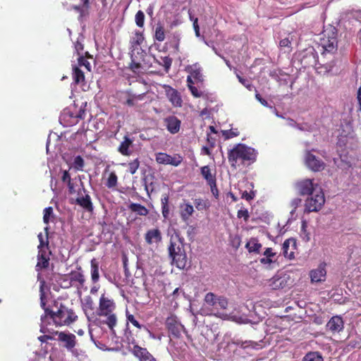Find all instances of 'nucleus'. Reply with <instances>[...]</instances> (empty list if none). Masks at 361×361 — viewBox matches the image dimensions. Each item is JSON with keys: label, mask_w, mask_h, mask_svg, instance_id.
I'll return each mask as SVG.
<instances>
[{"label": "nucleus", "mask_w": 361, "mask_h": 361, "mask_svg": "<svg viewBox=\"0 0 361 361\" xmlns=\"http://www.w3.org/2000/svg\"><path fill=\"white\" fill-rule=\"evenodd\" d=\"M126 340L128 344V350L140 361H156L147 348H142L136 344L135 339L132 336L131 332L129 333V335H126Z\"/></svg>", "instance_id": "nucleus-6"}, {"label": "nucleus", "mask_w": 361, "mask_h": 361, "mask_svg": "<svg viewBox=\"0 0 361 361\" xmlns=\"http://www.w3.org/2000/svg\"><path fill=\"white\" fill-rule=\"evenodd\" d=\"M73 71V79L75 83L84 85L85 83L84 73L77 66H75Z\"/></svg>", "instance_id": "nucleus-28"}, {"label": "nucleus", "mask_w": 361, "mask_h": 361, "mask_svg": "<svg viewBox=\"0 0 361 361\" xmlns=\"http://www.w3.org/2000/svg\"><path fill=\"white\" fill-rule=\"evenodd\" d=\"M222 134L226 140H228L233 138L234 137H237L239 135V131L237 128L231 129L228 130H224L222 132Z\"/></svg>", "instance_id": "nucleus-45"}, {"label": "nucleus", "mask_w": 361, "mask_h": 361, "mask_svg": "<svg viewBox=\"0 0 361 361\" xmlns=\"http://www.w3.org/2000/svg\"><path fill=\"white\" fill-rule=\"evenodd\" d=\"M115 309L116 303L114 300L109 296L103 293L99 301L98 314L99 316L106 317L104 324H106L111 331H114V328L117 324V317L116 314L114 313Z\"/></svg>", "instance_id": "nucleus-4"}, {"label": "nucleus", "mask_w": 361, "mask_h": 361, "mask_svg": "<svg viewBox=\"0 0 361 361\" xmlns=\"http://www.w3.org/2000/svg\"><path fill=\"white\" fill-rule=\"evenodd\" d=\"M154 37L155 40L159 42H163L165 39V30L161 23H158L156 25Z\"/></svg>", "instance_id": "nucleus-31"}, {"label": "nucleus", "mask_w": 361, "mask_h": 361, "mask_svg": "<svg viewBox=\"0 0 361 361\" xmlns=\"http://www.w3.org/2000/svg\"><path fill=\"white\" fill-rule=\"evenodd\" d=\"M78 197L75 199V204L81 207L86 212L92 213L94 210V207L90 195L85 193V195H82L80 190L78 192Z\"/></svg>", "instance_id": "nucleus-15"}, {"label": "nucleus", "mask_w": 361, "mask_h": 361, "mask_svg": "<svg viewBox=\"0 0 361 361\" xmlns=\"http://www.w3.org/2000/svg\"><path fill=\"white\" fill-rule=\"evenodd\" d=\"M296 249V241L293 238H288L284 241L282 245L283 255L289 259L295 257L294 250Z\"/></svg>", "instance_id": "nucleus-21"}, {"label": "nucleus", "mask_w": 361, "mask_h": 361, "mask_svg": "<svg viewBox=\"0 0 361 361\" xmlns=\"http://www.w3.org/2000/svg\"><path fill=\"white\" fill-rule=\"evenodd\" d=\"M343 328L344 322L340 316L332 317L326 324V329L333 334L341 332Z\"/></svg>", "instance_id": "nucleus-17"}, {"label": "nucleus", "mask_w": 361, "mask_h": 361, "mask_svg": "<svg viewBox=\"0 0 361 361\" xmlns=\"http://www.w3.org/2000/svg\"><path fill=\"white\" fill-rule=\"evenodd\" d=\"M37 237H38V239L39 241V244L38 245V249L41 250V249L47 248V250H48L49 241H48L47 237L46 238V239H44V235L42 233H39L38 234Z\"/></svg>", "instance_id": "nucleus-47"}, {"label": "nucleus", "mask_w": 361, "mask_h": 361, "mask_svg": "<svg viewBox=\"0 0 361 361\" xmlns=\"http://www.w3.org/2000/svg\"><path fill=\"white\" fill-rule=\"evenodd\" d=\"M324 37L321 39V46L323 54H335L338 50V30L334 26H330L323 32Z\"/></svg>", "instance_id": "nucleus-5"}, {"label": "nucleus", "mask_w": 361, "mask_h": 361, "mask_svg": "<svg viewBox=\"0 0 361 361\" xmlns=\"http://www.w3.org/2000/svg\"><path fill=\"white\" fill-rule=\"evenodd\" d=\"M237 216L239 219L243 218L245 221H247L250 217L249 212L247 209H239L237 212Z\"/></svg>", "instance_id": "nucleus-50"}, {"label": "nucleus", "mask_w": 361, "mask_h": 361, "mask_svg": "<svg viewBox=\"0 0 361 361\" xmlns=\"http://www.w3.org/2000/svg\"><path fill=\"white\" fill-rule=\"evenodd\" d=\"M263 255L264 257L260 259V262L263 264H270L274 262L272 258L276 256V252H273L271 248L268 247Z\"/></svg>", "instance_id": "nucleus-29"}, {"label": "nucleus", "mask_w": 361, "mask_h": 361, "mask_svg": "<svg viewBox=\"0 0 361 361\" xmlns=\"http://www.w3.org/2000/svg\"><path fill=\"white\" fill-rule=\"evenodd\" d=\"M195 207L197 210H204L209 208V203L207 200L201 198H196L194 200Z\"/></svg>", "instance_id": "nucleus-35"}, {"label": "nucleus", "mask_w": 361, "mask_h": 361, "mask_svg": "<svg viewBox=\"0 0 361 361\" xmlns=\"http://www.w3.org/2000/svg\"><path fill=\"white\" fill-rule=\"evenodd\" d=\"M166 326L169 334L174 338L180 337L182 332L185 331L184 326L174 314H171L166 318Z\"/></svg>", "instance_id": "nucleus-8"}, {"label": "nucleus", "mask_w": 361, "mask_h": 361, "mask_svg": "<svg viewBox=\"0 0 361 361\" xmlns=\"http://www.w3.org/2000/svg\"><path fill=\"white\" fill-rule=\"evenodd\" d=\"M237 78L239 80V82L243 85L245 87H247L248 90H251L252 85L250 83L249 80L247 79H245L240 76L239 75H237Z\"/></svg>", "instance_id": "nucleus-54"}, {"label": "nucleus", "mask_w": 361, "mask_h": 361, "mask_svg": "<svg viewBox=\"0 0 361 361\" xmlns=\"http://www.w3.org/2000/svg\"><path fill=\"white\" fill-rule=\"evenodd\" d=\"M168 250L169 257L172 259V264L180 269H185L187 266L188 259L183 241L179 235L171 236Z\"/></svg>", "instance_id": "nucleus-3"}, {"label": "nucleus", "mask_w": 361, "mask_h": 361, "mask_svg": "<svg viewBox=\"0 0 361 361\" xmlns=\"http://www.w3.org/2000/svg\"><path fill=\"white\" fill-rule=\"evenodd\" d=\"M165 89L166 97L172 105L176 107H180L183 100L178 90L170 86H166Z\"/></svg>", "instance_id": "nucleus-19"}, {"label": "nucleus", "mask_w": 361, "mask_h": 361, "mask_svg": "<svg viewBox=\"0 0 361 361\" xmlns=\"http://www.w3.org/2000/svg\"><path fill=\"white\" fill-rule=\"evenodd\" d=\"M68 188L70 194H74L76 192V190L75 188V183L72 182V180L68 183Z\"/></svg>", "instance_id": "nucleus-62"}, {"label": "nucleus", "mask_w": 361, "mask_h": 361, "mask_svg": "<svg viewBox=\"0 0 361 361\" xmlns=\"http://www.w3.org/2000/svg\"><path fill=\"white\" fill-rule=\"evenodd\" d=\"M325 202L324 194L322 188L311 195L305 201V210L307 212L319 211Z\"/></svg>", "instance_id": "nucleus-7"}, {"label": "nucleus", "mask_w": 361, "mask_h": 361, "mask_svg": "<svg viewBox=\"0 0 361 361\" xmlns=\"http://www.w3.org/2000/svg\"><path fill=\"white\" fill-rule=\"evenodd\" d=\"M52 319L56 326H70L78 319V316L72 309L60 304L56 311L45 309V317Z\"/></svg>", "instance_id": "nucleus-2"}, {"label": "nucleus", "mask_w": 361, "mask_h": 361, "mask_svg": "<svg viewBox=\"0 0 361 361\" xmlns=\"http://www.w3.org/2000/svg\"><path fill=\"white\" fill-rule=\"evenodd\" d=\"M185 71L188 72L190 74V75L192 76L195 80L200 82L203 80L201 68L197 63L188 66Z\"/></svg>", "instance_id": "nucleus-27"}, {"label": "nucleus", "mask_w": 361, "mask_h": 361, "mask_svg": "<svg viewBox=\"0 0 361 361\" xmlns=\"http://www.w3.org/2000/svg\"><path fill=\"white\" fill-rule=\"evenodd\" d=\"M302 361H323L322 357L317 352L307 353Z\"/></svg>", "instance_id": "nucleus-38"}, {"label": "nucleus", "mask_w": 361, "mask_h": 361, "mask_svg": "<svg viewBox=\"0 0 361 361\" xmlns=\"http://www.w3.org/2000/svg\"><path fill=\"white\" fill-rule=\"evenodd\" d=\"M123 269L125 272V276L128 278L130 276V273L129 271V269L128 268V259L125 256L123 257Z\"/></svg>", "instance_id": "nucleus-55"}, {"label": "nucleus", "mask_w": 361, "mask_h": 361, "mask_svg": "<svg viewBox=\"0 0 361 361\" xmlns=\"http://www.w3.org/2000/svg\"><path fill=\"white\" fill-rule=\"evenodd\" d=\"M218 299L219 296H216L214 293L209 292L205 295L204 301L207 305L216 309Z\"/></svg>", "instance_id": "nucleus-32"}, {"label": "nucleus", "mask_w": 361, "mask_h": 361, "mask_svg": "<svg viewBox=\"0 0 361 361\" xmlns=\"http://www.w3.org/2000/svg\"><path fill=\"white\" fill-rule=\"evenodd\" d=\"M182 161V157L178 154H176L174 157H171V155L164 152H159L156 154V161L159 164L178 166L180 164Z\"/></svg>", "instance_id": "nucleus-12"}, {"label": "nucleus", "mask_w": 361, "mask_h": 361, "mask_svg": "<svg viewBox=\"0 0 361 361\" xmlns=\"http://www.w3.org/2000/svg\"><path fill=\"white\" fill-rule=\"evenodd\" d=\"M357 102H358V105H359L358 110L360 111H361V87H360L357 90Z\"/></svg>", "instance_id": "nucleus-63"}, {"label": "nucleus", "mask_w": 361, "mask_h": 361, "mask_svg": "<svg viewBox=\"0 0 361 361\" xmlns=\"http://www.w3.org/2000/svg\"><path fill=\"white\" fill-rule=\"evenodd\" d=\"M43 221L46 224H49L51 217L53 216V208L51 207H46L43 212Z\"/></svg>", "instance_id": "nucleus-44"}, {"label": "nucleus", "mask_w": 361, "mask_h": 361, "mask_svg": "<svg viewBox=\"0 0 361 361\" xmlns=\"http://www.w3.org/2000/svg\"><path fill=\"white\" fill-rule=\"evenodd\" d=\"M161 202L162 215L165 219H167L169 215V197L165 195L161 197Z\"/></svg>", "instance_id": "nucleus-34"}, {"label": "nucleus", "mask_w": 361, "mask_h": 361, "mask_svg": "<svg viewBox=\"0 0 361 361\" xmlns=\"http://www.w3.org/2000/svg\"><path fill=\"white\" fill-rule=\"evenodd\" d=\"M126 318L128 322L131 323L134 326L137 327L139 329H147L145 325L140 324L138 321L135 318L134 315L129 314L128 312H126Z\"/></svg>", "instance_id": "nucleus-39"}, {"label": "nucleus", "mask_w": 361, "mask_h": 361, "mask_svg": "<svg viewBox=\"0 0 361 361\" xmlns=\"http://www.w3.org/2000/svg\"><path fill=\"white\" fill-rule=\"evenodd\" d=\"M74 46H75V49L77 54L79 56H82V51H83V49H84L83 44L77 40L75 42Z\"/></svg>", "instance_id": "nucleus-53"}, {"label": "nucleus", "mask_w": 361, "mask_h": 361, "mask_svg": "<svg viewBox=\"0 0 361 361\" xmlns=\"http://www.w3.org/2000/svg\"><path fill=\"white\" fill-rule=\"evenodd\" d=\"M157 62L160 66H164V71H166V73H168L171 68V64L173 62V59L171 57H169V56H161V57H160V60H157Z\"/></svg>", "instance_id": "nucleus-33"}, {"label": "nucleus", "mask_w": 361, "mask_h": 361, "mask_svg": "<svg viewBox=\"0 0 361 361\" xmlns=\"http://www.w3.org/2000/svg\"><path fill=\"white\" fill-rule=\"evenodd\" d=\"M262 246V244L259 243L256 238H251L245 245V247L250 253L254 252L256 254L260 253Z\"/></svg>", "instance_id": "nucleus-26"}, {"label": "nucleus", "mask_w": 361, "mask_h": 361, "mask_svg": "<svg viewBox=\"0 0 361 361\" xmlns=\"http://www.w3.org/2000/svg\"><path fill=\"white\" fill-rule=\"evenodd\" d=\"M133 140L130 139L128 135H125L123 140L121 142L118 147V152L123 156L128 157L131 155L132 150L130 147L133 146Z\"/></svg>", "instance_id": "nucleus-24"}, {"label": "nucleus", "mask_w": 361, "mask_h": 361, "mask_svg": "<svg viewBox=\"0 0 361 361\" xmlns=\"http://www.w3.org/2000/svg\"><path fill=\"white\" fill-rule=\"evenodd\" d=\"M164 126L171 134H176L180 131L181 121L173 115H170L164 118Z\"/></svg>", "instance_id": "nucleus-13"}, {"label": "nucleus", "mask_w": 361, "mask_h": 361, "mask_svg": "<svg viewBox=\"0 0 361 361\" xmlns=\"http://www.w3.org/2000/svg\"><path fill=\"white\" fill-rule=\"evenodd\" d=\"M71 280L72 282H78L80 286H83L85 281L84 275L80 272H75L72 274Z\"/></svg>", "instance_id": "nucleus-40"}, {"label": "nucleus", "mask_w": 361, "mask_h": 361, "mask_svg": "<svg viewBox=\"0 0 361 361\" xmlns=\"http://www.w3.org/2000/svg\"><path fill=\"white\" fill-rule=\"evenodd\" d=\"M78 65L80 66H84L88 71H91L90 63L83 56H80L78 58Z\"/></svg>", "instance_id": "nucleus-49"}, {"label": "nucleus", "mask_w": 361, "mask_h": 361, "mask_svg": "<svg viewBox=\"0 0 361 361\" xmlns=\"http://www.w3.org/2000/svg\"><path fill=\"white\" fill-rule=\"evenodd\" d=\"M192 94L193 97L196 98L201 97L202 96V92L199 91L198 89L194 85H189L188 88Z\"/></svg>", "instance_id": "nucleus-52"}, {"label": "nucleus", "mask_w": 361, "mask_h": 361, "mask_svg": "<svg viewBox=\"0 0 361 361\" xmlns=\"http://www.w3.org/2000/svg\"><path fill=\"white\" fill-rule=\"evenodd\" d=\"M117 181H118V177H117V175L116 174V173L111 172L107 178V180L106 183V186L108 188H114L117 185Z\"/></svg>", "instance_id": "nucleus-37"}, {"label": "nucleus", "mask_w": 361, "mask_h": 361, "mask_svg": "<svg viewBox=\"0 0 361 361\" xmlns=\"http://www.w3.org/2000/svg\"><path fill=\"white\" fill-rule=\"evenodd\" d=\"M326 264H320L317 269H312L310 272V276L312 283H320L326 280Z\"/></svg>", "instance_id": "nucleus-14"}, {"label": "nucleus", "mask_w": 361, "mask_h": 361, "mask_svg": "<svg viewBox=\"0 0 361 361\" xmlns=\"http://www.w3.org/2000/svg\"><path fill=\"white\" fill-rule=\"evenodd\" d=\"M50 252L47 248L39 250L37 255V270L47 269L49 265Z\"/></svg>", "instance_id": "nucleus-23"}, {"label": "nucleus", "mask_w": 361, "mask_h": 361, "mask_svg": "<svg viewBox=\"0 0 361 361\" xmlns=\"http://www.w3.org/2000/svg\"><path fill=\"white\" fill-rule=\"evenodd\" d=\"M61 180L63 182H66L68 183L70 181H71V176L68 171H64L63 172V176L61 177Z\"/></svg>", "instance_id": "nucleus-58"}, {"label": "nucleus", "mask_w": 361, "mask_h": 361, "mask_svg": "<svg viewBox=\"0 0 361 361\" xmlns=\"http://www.w3.org/2000/svg\"><path fill=\"white\" fill-rule=\"evenodd\" d=\"M290 277L287 275L274 276L269 280V286L272 290L283 289L289 285Z\"/></svg>", "instance_id": "nucleus-16"}, {"label": "nucleus", "mask_w": 361, "mask_h": 361, "mask_svg": "<svg viewBox=\"0 0 361 361\" xmlns=\"http://www.w3.org/2000/svg\"><path fill=\"white\" fill-rule=\"evenodd\" d=\"M313 179H304L296 183V188L300 195H311L322 188L318 184L313 183Z\"/></svg>", "instance_id": "nucleus-9"}, {"label": "nucleus", "mask_w": 361, "mask_h": 361, "mask_svg": "<svg viewBox=\"0 0 361 361\" xmlns=\"http://www.w3.org/2000/svg\"><path fill=\"white\" fill-rule=\"evenodd\" d=\"M128 208L131 212L139 216H146L149 214V209L139 203L130 202Z\"/></svg>", "instance_id": "nucleus-25"}, {"label": "nucleus", "mask_w": 361, "mask_h": 361, "mask_svg": "<svg viewBox=\"0 0 361 361\" xmlns=\"http://www.w3.org/2000/svg\"><path fill=\"white\" fill-rule=\"evenodd\" d=\"M145 240L147 245H158L162 240L161 231L157 228L148 230L145 234Z\"/></svg>", "instance_id": "nucleus-18"}, {"label": "nucleus", "mask_w": 361, "mask_h": 361, "mask_svg": "<svg viewBox=\"0 0 361 361\" xmlns=\"http://www.w3.org/2000/svg\"><path fill=\"white\" fill-rule=\"evenodd\" d=\"M73 166L77 171H82L84 166V160L80 156H77L74 159Z\"/></svg>", "instance_id": "nucleus-48"}, {"label": "nucleus", "mask_w": 361, "mask_h": 361, "mask_svg": "<svg viewBox=\"0 0 361 361\" xmlns=\"http://www.w3.org/2000/svg\"><path fill=\"white\" fill-rule=\"evenodd\" d=\"M300 202H301V200L299 198H295L291 201L290 204H291V207H293V210L291 212L292 214L295 212V210L297 209V207L300 204Z\"/></svg>", "instance_id": "nucleus-56"}, {"label": "nucleus", "mask_w": 361, "mask_h": 361, "mask_svg": "<svg viewBox=\"0 0 361 361\" xmlns=\"http://www.w3.org/2000/svg\"><path fill=\"white\" fill-rule=\"evenodd\" d=\"M145 13H143V11H142L140 10L138 11L136 13L135 16V20L136 25L140 27H142L145 24Z\"/></svg>", "instance_id": "nucleus-42"}, {"label": "nucleus", "mask_w": 361, "mask_h": 361, "mask_svg": "<svg viewBox=\"0 0 361 361\" xmlns=\"http://www.w3.org/2000/svg\"><path fill=\"white\" fill-rule=\"evenodd\" d=\"M257 152L245 144H237L228 152V160L231 168L236 169L241 166H248L256 161Z\"/></svg>", "instance_id": "nucleus-1"}, {"label": "nucleus", "mask_w": 361, "mask_h": 361, "mask_svg": "<svg viewBox=\"0 0 361 361\" xmlns=\"http://www.w3.org/2000/svg\"><path fill=\"white\" fill-rule=\"evenodd\" d=\"M228 305V302L227 298L223 295H220L219 296V299L217 300L216 309L224 310L227 308Z\"/></svg>", "instance_id": "nucleus-43"}, {"label": "nucleus", "mask_w": 361, "mask_h": 361, "mask_svg": "<svg viewBox=\"0 0 361 361\" xmlns=\"http://www.w3.org/2000/svg\"><path fill=\"white\" fill-rule=\"evenodd\" d=\"M55 335L58 336V341L63 343V347L68 351L73 352L77 344L76 336L72 333L65 331H55Z\"/></svg>", "instance_id": "nucleus-11"}, {"label": "nucleus", "mask_w": 361, "mask_h": 361, "mask_svg": "<svg viewBox=\"0 0 361 361\" xmlns=\"http://www.w3.org/2000/svg\"><path fill=\"white\" fill-rule=\"evenodd\" d=\"M145 37L143 33L140 31H135V36L131 39L133 46L141 45L144 42Z\"/></svg>", "instance_id": "nucleus-36"}, {"label": "nucleus", "mask_w": 361, "mask_h": 361, "mask_svg": "<svg viewBox=\"0 0 361 361\" xmlns=\"http://www.w3.org/2000/svg\"><path fill=\"white\" fill-rule=\"evenodd\" d=\"M254 196L253 192H247V191H244L242 194V198L247 201L252 200Z\"/></svg>", "instance_id": "nucleus-59"}, {"label": "nucleus", "mask_w": 361, "mask_h": 361, "mask_svg": "<svg viewBox=\"0 0 361 361\" xmlns=\"http://www.w3.org/2000/svg\"><path fill=\"white\" fill-rule=\"evenodd\" d=\"M305 163L308 169L314 172L322 171L326 166L325 163L310 150L305 152Z\"/></svg>", "instance_id": "nucleus-10"}, {"label": "nucleus", "mask_w": 361, "mask_h": 361, "mask_svg": "<svg viewBox=\"0 0 361 361\" xmlns=\"http://www.w3.org/2000/svg\"><path fill=\"white\" fill-rule=\"evenodd\" d=\"M130 69L134 73H139L142 68L141 63L138 62H135L134 60H132L131 63L129 66Z\"/></svg>", "instance_id": "nucleus-51"}, {"label": "nucleus", "mask_w": 361, "mask_h": 361, "mask_svg": "<svg viewBox=\"0 0 361 361\" xmlns=\"http://www.w3.org/2000/svg\"><path fill=\"white\" fill-rule=\"evenodd\" d=\"M255 98L264 106H268V102L267 100L263 99L259 93H256Z\"/></svg>", "instance_id": "nucleus-61"}, {"label": "nucleus", "mask_w": 361, "mask_h": 361, "mask_svg": "<svg viewBox=\"0 0 361 361\" xmlns=\"http://www.w3.org/2000/svg\"><path fill=\"white\" fill-rule=\"evenodd\" d=\"M194 212V207L190 202L184 201L179 206V214L181 220L185 223L189 221Z\"/></svg>", "instance_id": "nucleus-22"}, {"label": "nucleus", "mask_w": 361, "mask_h": 361, "mask_svg": "<svg viewBox=\"0 0 361 361\" xmlns=\"http://www.w3.org/2000/svg\"><path fill=\"white\" fill-rule=\"evenodd\" d=\"M173 47L174 48L176 52L179 51V39L178 38H174Z\"/></svg>", "instance_id": "nucleus-64"}, {"label": "nucleus", "mask_w": 361, "mask_h": 361, "mask_svg": "<svg viewBox=\"0 0 361 361\" xmlns=\"http://www.w3.org/2000/svg\"><path fill=\"white\" fill-rule=\"evenodd\" d=\"M142 99L143 94H130L125 104L129 106H133L135 105L136 100H142Z\"/></svg>", "instance_id": "nucleus-41"}, {"label": "nucleus", "mask_w": 361, "mask_h": 361, "mask_svg": "<svg viewBox=\"0 0 361 361\" xmlns=\"http://www.w3.org/2000/svg\"><path fill=\"white\" fill-rule=\"evenodd\" d=\"M139 166H140V161H139V159H134L133 161L129 162L128 164V171L131 174L135 173V172L137 171V170L139 168Z\"/></svg>", "instance_id": "nucleus-46"}, {"label": "nucleus", "mask_w": 361, "mask_h": 361, "mask_svg": "<svg viewBox=\"0 0 361 361\" xmlns=\"http://www.w3.org/2000/svg\"><path fill=\"white\" fill-rule=\"evenodd\" d=\"M91 279L93 283H97L99 279V264L94 259L91 260Z\"/></svg>", "instance_id": "nucleus-30"}, {"label": "nucleus", "mask_w": 361, "mask_h": 361, "mask_svg": "<svg viewBox=\"0 0 361 361\" xmlns=\"http://www.w3.org/2000/svg\"><path fill=\"white\" fill-rule=\"evenodd\" d=\"M290 41L289 40L288 38H284V39H282L280 42H279V46L281 47H290Z\"/></svg>", "instance_id": "nucleus-57"}, {"label": "nucleus", "mask_w": 361, "mask_h": 361, "mask_svg": "<svg viewBox=\"0 0 361 361\" xmlns=\"http://www.w3.org/2000/svg\"><path fill=\"white\" fill-rule=\"evenodd\" d=\"M54 337L50 335H42L38 337V340L42 343H47L49 340H53Z\"/></svg>", "instance_id": "nucleus-60"}, {"label": "nucleus", "mask_w": 361, "mask_h": 361, "mask_svg": "<svg viewBox=\"0 0 361 361\" xmlns=\"http://www.w3.org/2000/svg\"><path fill=\"white\" fill-rule=\"evenodd\" d=\"M200 172L214 193V190H216V174L212 173L209 166H204L201 167Z\"/></svg>", "instance_id": "nucleus-20"}]
</instances>
